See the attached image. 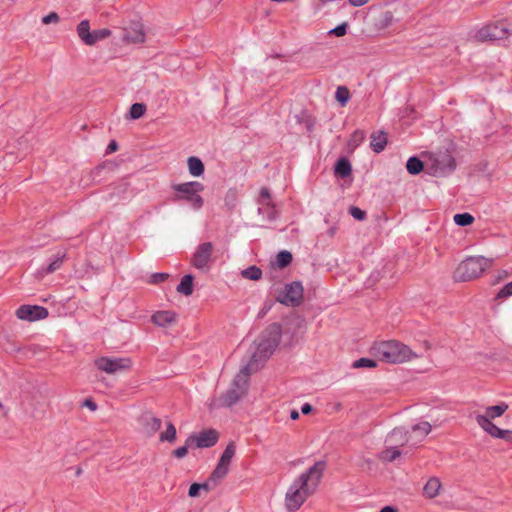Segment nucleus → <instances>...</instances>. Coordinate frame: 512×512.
<instances>
[{"instance_id": "50", "label": "nucleus", "mask_w": 512, "mask_h": 512, "mask_svg": "<svg viewBox=\"0 0 512 512\" xmlns=\"http://www.w3.org/2000/svg\"><path fill=\"white\" fill-rule=\"evenodd\" d=\"M215 486L214 481H211V477H209L206 482L200 484V490L210 491Z\"/></svg>"}, {"instance_id": "45", "label": "nucleus", "mask_w": 512, "mask_h": 512, "mask_svg": "<svg viewBox=\"0 0 512 512\" xmlns=\"http://www.w3.org/2000/svg\"><path fill=\"white\" fill-rule=\"evenodd\" d=\"M169 275L167 273H154L150 276L149 283L150 284H159L168 279Z\"/></svg>"}, {"instance_id": "13", "label": "nucleus", "mask_w": 512, "mask_h": 512, "mask_svg": "<svg viewBox=\"0 0 512 512\" xmlns=\"http://www.w3.org/2000/svg\"><path fill=\"white\" fill-rule=\"evenodd\" d=\"M146 34L140 21H132L123 27L122 40L126 43L141 44L145 41Z\"/></svg>"}, {"instance_id": "3", "label": "nucleus", "mask_w": 512, "mask_h": 512, "mask_svg": "<svg viewBox=\"0 0 512 512\" xmlns=\"http://www.w3.org/2000/svg\"><path fill=\"white\" fill-rule=\"evenodd\" d=\"M174 191L172 200L174 202H186L194 210H200L204 205V199L201 193L204 191V185L198 181H189L179 184H172Z\"/></svg>"}, {"instance_id": "37", "label": "nucleus", "mask_w": 512, "mask_h": 512, "mask_svg": "<svg viewBox=\"0 0 512 512\" xmlns=\"http://www.w3.org/2000/svg\"><path fill=\"white\" fill-rule=\"evenodd\" d=\"M242 276L250 280H259L262 277V271L257 266H250L242 271Z\"/></svg>"}, {"instance_id": "9", "label": "nucleus", "mask_w": 512, "mask_h": 512, "mask_svg": "<svg viewBox=\"0 0 512 512\" xmlns=\"http://www.w3.org/2000/svg\"><path fill=\"white\" fill-rule=\"evenodd\" d=\"M96 367L105 373L114 374L119 371L129 370L132 366L130 358L100 357L95 361Z\"/></svg>"}, {"instance_id": "10", "label": "nucleus", "mask_w": 512, "mask_h": 512, "mask_svg": "<svg viewBox=\"0 0 512 512\" xmlns=\"http://www.w3.org/2000/svg\"><path fill=\"white\" fill-rule=\"evenodd\" d=\"M258 213L263 215L269 221H274L278 218V211L272 199L271 193L268 188L262 187L258 198Z\"/></svg>"}, {"instance_id": "8", "label": "nucleus", "mask_w": 512, "mask_h": 512, "mask_svg": "<svg viewBox=\"0 0 512 512\" xmlns=\"http://www.w3.org/2000/svg\"><path fill=\"white\" fill-rule=\"evenodd\" d=\"M432 168L437 176H447L456 169V160L448 151H439L433 158Z\"/></svg>"}, {"instance_id": "23", "label": "nucleus", "mask_w": 512, "mask_h": 512, "mask_svg": "<svg viewBox=\"0 0 512 512\" xmlns=\"http://www.w3.org/2000/svg\"><path fill=\"white\" fill-rule=\"evenodd\" d=\"M188 171L191 176L199 177L204 173L205 167L202 160L196 156H191L187 160Z\"/></svg>"}, {"instance_id": "25", "label": "nucleus", "mask_w": 512, "mask_h": 512, "mask_svg": "<svg viewBox=\"0 0 512 512\" xmlns=\"http://www.w3.org/2000/svg\"><path fill=\"white\" fill-rule=\"evenodd\" d=\"M77 33L80 39L86 45H93L92 32H90V24L88 20H82L77 26Z\"/></svg>"}, {"instance_id": "54", "label": "nucleus", "mask_w": 512, "mask_h": 512, "mask_svg": "<svg viewBox=\"0 0 512 512\" xmlns=\"http://www.w3.org/2000/svg\"><path fill=\"white\" fill-rule=\"evenodd\" d=\"M117 148H118V145H117L116 141L113 140L108 144L107 150H108V152L111 153V152H115L117 150Z\"/></svg>"}, {"instance_id": "12", "label": "nucleus", "mask_w": 512, "mask_h": 512, "mask_svg": "<svg viewBox=\"0 0 512 512\" xmlns=\"http://www.w3.org/2000/svg\"><path fill=\"white\" fill-rule=\"evenodd\" d=\"M48 310L39 305H21L16 310V316L25 321L34 322L48 317Z\"/></svg>"}, {"instance_id": "29", "label": "nucleus", "mask_w": 512, "mask_h": 512, "mask_svg": "<svg viewBox=\"0 0 512 512\" xmlns=\"http://www.w3.org/2000/svg\"><path fill=\"white\" fill-rule=\"evenodd\" d=\"M177 437V431L173 423L167 422L165 431L161 432L159 435V440L161 442H175Z\"/></svg>"}, {"instance_id": "55", "label": "nucleus", "mask_w": 512, "mask_h": 512, "mask_svg": "<svg viewBox=\"0 0 512 512\" xmlns=\"http://www.w3.org/2000/svg\"><path fill=\"white\" fill-rule=\"evenodd\" d=\"M338 228L337 226H331L328 230H327V234L329 237H334L336 232H337Z\"/></svg>"}, {"instance_id": "19", "label": "nucleus", "mask_w": 512, "mask_h": 512, "mask_svg": "<svg viewBox=\"0 0 512 512\" xmlns=\"http://www.w3.org/2000/svg\"><path fill=\"white\" fill-rule=\"evenodd\" d=\"M250 376V364L244 366L240 372L235 376L232 387L242 392L243 394L246 391L248 380Z\"/></svg>"}, {"instance_id": "28", "label": "nucleus", "mask_w": 512, "mask_h": 512, "mask_svg": "<svg viewBox=\"0 0 512 512\" xmlns=\"http://www.w3.org/2000/svg\"><path fill=\"white\" fill-rule=\"evenodd\" d=\"M431 432V425L429 422H420L412 427V433L417 434L414 443L422 441Z\"/></svg>"}, {"instance_id": "43", "label": "nucleus", "mask_w": 512, "mask_h": 512, "mask_svg": "<svg viewBox=\"0 0 512 512\" xmlns=\"http://www.w3.org/2000/svg\"><path fill=\"white\" fill-rule=\"evenodd\" d=\"M512 296V281L507 283L496 295L495 299H506Z\"/></svg>"}, {"instance_id": "58", "label": "nucleus", "mask_w": 512, "mask_h": 512, "mask_svg": "<svg viewBox=\"0 0 512 512\" xmlns=\"http://www.w3.org/2000/svg\"><path fill=\"white\" fill-rule=\"evenodd\" d=\"M7 415V410L6 408L4 407V405L2 404V402H0V416H6Z\"/></svg>"}, {"instance_id": "51", "label": "nucleus", "mask_w": 512, "mask_h": 512, "mask_svg": "<svg viewBox=\"0 0 512 512\" xmlns=\"http://www.w3.org/2000/svg\"><path fill=\"white\" fill-rule=\"evenodd\" d=\"M349 3L354 7H361L367 4L370 0H348Z\"/></svg>"}, {"instance_id": "7", "label": "nucleus", "mask_w": 512, "mask_h": 512, "mask_svg": "<svg viewBox=\"0 0 512 512\" xmlns=\"http://www.w3.org/2000/svg\"><path fill=\"white\" fill-rule=\"evenodd\" d=\"M304 288L301 282L294 281L284 285L276 300L286 306L297 307L303 301Z\"/></svg>"}, {"instance_id": "46", "label": "nucleus", "mask_w": 512, "mask_h": 512, "mask_svg": "<svg viewBox=\"0 0 512 512\" xmlns=\"http://www.w3.org/2000/svg\"><path fill=\"white\" fill-rule=\"evenodd\" d=\"M348 25L347 23H342L338 26H336L334 29L329 31V34H333L337 37H342L347 33Z\"/></svg>"}, {"instance_id": "20", "label": "nucleus", "mask_w": 512, "mask_h": 512, "mask_svg": "<svg viewBox=\"0 0 512 512\" xmlns=\"http://www.w3.org/2000/svg\"><path fill=\"white\" fill-rule=\"evenodd\" d=\"M387 142V134L384 131L374 132L371 135L370 147L375 153H380L385 149Z\"/></svg>"}, {"instance_id": "32", "label": "nucleus", "mask_w": 512, "mask_h": 512, "mask_svg": "<svg viewBox=\"0 0 512 512\" xmlns=\"http://www.w3.org/2000/svg\"><path fill=\"white\" fill-rule=\"evenodd\" d=\"M401 455V451L399 450L398 446L390 444L389 447H387L382 452V459L388 462L394 461L396 458H398Z\"/></svg>"}, {"instance_id": "41", "label": "nucleus", "mask_w": 512, "mask_h": 512, "mask_svg": "<svg viewBox=\"0 0 512 512\" xmlns=\"http://www.w3.org/2000/svg\"><path fill=\"white\" fill-rule=\"evenodd\" d=\"M365 139V133L362 130H356L351 135V138L349 140V146L355 148L359 146L363 140Z\"/></svg>"}, {"instance_id": "16", "label": "nucleus", "mask_w": 512, "mask_h": 512, "mask_svg": "<svg viewBox=\"0 0 512 512\" xmlns=\"http://www.w3.org/2000/svg\"><path fill=\"white\" fill-rule=\"evenodd\" d=\"M412 441V435L403 427L394 428L387 437L389 444L402 447Z\"/></svg>"}, {"instance_id": "49", "label": "nucleus", "mask_w": 512, "mask_h": 512, "mask_svg": "<svg viewBox=\"0 0 512 512\" xmlns=\"http://www.w3.org/2000/svg\"><path fill=\"white\" fill-rule=\"evenodd\" d=\"M200 483H193L188 491V495L192 498L199 496Z\"/></svg>"}, {"instance_id": "31", "label": "nucleus", "mask_w": 512, "mask_h": 512, "mask_svg": "<svg viewBox=\"0 0 512 512\" xmlns=\"http://www.w3.org/2000/svg\"><path fill=\"white\" fill-rule=\"evenodd\" d=\"M406 168L410 174L417 175L423 170V162L415 156L410 157L406 163Z\"/></svg>"}, {"instance_id": "40", "label": "nucleus", "mask_w": 512, "mask_h": 512, "mask_svg": "<svg viewBox=\"0 0 512 512\" xmlns=\"http://www.w3.org/2000/svg\"><path fill=\"white\" fill-rule=\"evenodd\" d=\"M376 366L377 362L369 358H360L352 364L353 368H375Z\"/></svg>"}, {"instance_id": "34", "label": "nucleus", "mask_w": 512, "mask_h": 512, "mask_svg": "<svg viewBox=\"0 0 512 512\" xmlns=\"http://www.w3.org/2000/svg\"><path fill=\"white\" fill-rule=\"evenodd\" d=\"M228 471V467L217 464V466L210 475L211 481H214V485H217L218 481L223 479L228 474Z\"/></svg>"}, {"instance_id": "5", "label": "nucleus", "mask_w": 512, "mask_h": 512, "mask_svg": "<svg viewBox=\"0 0 512 512\" xmlns=\"http://www.w3.org/2000/svg\"><path fill=\"white\" fill-rule=\"evenodd\" d=\"M512 35V23L495 21L478 29L473 38L479 42L505 40Z\"/></svg>"}, {"instance_id": "21", "label": "nucleus", "mask_w": 512, "mask_h": 512, "mask_svg": "<svg viewBox=\"0 0 512 512\" xmlns=\"http://www.w3.org/2000/svg\"><path fill=\"white\" fill-rule=\"evenodd\" d=\"M442 488L441 481L438 477H431L423 488V494L425 497L429 499H433L439 495V492Z\"/></svg>"}, {"instance_id": "22", "label": "nucleus", "mask_w": 512, "mask_h": 512, "mask_svg": "<svg viewBox=\"0 0 512 512\" xmlns=\"http://www.w3.org/2000/svg\"><path fill=\"white\" fill-rule=\"evenodd\" d=\"M143 421V428L145 432L149 435H153L161 428V419L151 416V415H145L142 418Z\"/></svg>"}, {"instance_id": "24", "label": "nucleus", "mask_w": 512, "mask_h": 512, "mask_svg": "<svg viewBox=\"0 0 512 512\" xmlns=\"http://www.w3.org/2000/svg\"><path fill=\"white\" fill-rule=\"evenodd\" d=\"M483 423L489 428L488 432L486 433L489 434L491 437L512 442L511 430H503L497 427L495 424H488L485 423L484 421Z\"/></svg>"}, {"instance_id": "6", "label": "nucleus", "mask_w": 512, "mask_h": 512, "mask_svg": "<svg viewBox=\"0 0 512 512\" xmlns=\"http://www.w3.org/2000/svg\"><path fill=\"white\" fill-rule=\"evenodd\" d=\"M282 335L281 325L278 323H273L268 326L265 330L263 338L257 345V349L253 354V360H257V358H268L275 348L279 345Z\"/></svg>"}, {"instance_id": "53", "label": "nucleus", "mask_w": 512, "mask_h": 512, "mask_svg": "<svg viewBox=\"0 0 512 512\" xmlns=\"http://www.w3.org/2000/svg\"><path fill=\"white\" fill-rule=\"evenodd\" d=\"M312 410H313V407L309 403H305L301 407V412L305 415L309 414Z\"/></svg>"}, {"instance_id": "42", "label": "nucleus", "mask_w": 512, "mask_h": 512, "mask_svg": "<svg viewBox=\"0 0 512 512\" xmlns=\"http://www.w3.org/2000/svg\"><path fill=\"white\" fill-rule=\"evenodd\" d=\"M111 35V31L109 29H98V30H94L92 32V40H93V45L99 41V40H103L107 37H109Z\"/></svg>"}, {"instance_id": "56", "label": "nucleus", "mask_w": 512, "mask_h": 512, "mask_svg": "<svg viewBox=\"0 0 512 512\" xmlns=\"http://www.w3.org/2000/svg\"><path fill=\"white\" fill-rule=\"evenodd\" d=\"M380 512H397V510L392 506H385L380 510Z\"/></svg>"}, {"instance_id": "38", "label": "nucleus", "mask_w": 512, "mask_h": 512, "mask_svg": "<svg viewBox=\"0 0 512 512\" xmlns=\"http://www.w3.org/2000/svg\"><path fill=\"white\" fill-rule=\"evenodd\" d=\"M146 112V105L143 103H134L130 108V117L132 119H139Z\"/></svg>"}, {"instance_id": "4", "label": "nucleus", "mask_w": 512, "mask_h": 512, "mask_svg": "<svg viewBox=\"0 0 512 512\" xmlns=\"http://www.w3.org/2000/svg\"><path fill=\"white\" fill-rule=\"evenodd\" d=\"M491 264L492 260L483 256L468 257L457 266L454 279L466 282L478 278Z\"/></svg>"}, {"instance_id": "35", "label": "nucleus", "mask_w": 512, "mask_h": 512, "mask_svg": "<svg viewBox=\"0 0 512 512\" xmlns=\"http://www.w3.org/2000/svg\"><path fill=\"white\" fill-rule=\"evenodd\" d=\"M292 262V254L289 251H281L276 256V265L279 268H285Z\"/></svg>"}, {"instance_id": "33", "label": "nucleus", "mask_w": 512, "mask_h": 512, "mask_svg": "<svg viewBox=\"0 0 512 512\" xmlns=\"http://www.w3.org/2000/svg\"><path fill=\"white\" fill-rule=\"evenodd\" d=\"M335 98L341 106L344 107L350 99V92L348 88L345 86H339L335 92Z\"/></svg>"}, {"instance_id": "52", "label": "nucleus", "mask_w": 512, "mask_h": 512, "mask_svg": "<svg viewBox=\"0 0 512 512\" xmlns=\"http://www.w3.org/2000/svg\"><path fill=\"white\" fill-rule=\"evenodd\" d=\"M84 406L88 407L91 411H95L97 409V404L91 399H86L84 401Z\"/></svg>"}, {"instance_id": "30", "label": "nucleus", "mask_w": 512, "mask_h": 512, "mask_svg": "<svg viewBox=\"0 0 512 512\" xmlns=\"http://www.w3.org/2000/svg\"><path fill=\"white\" fill-rule=\"evenodd\" d=\"M236 452V447L234 443H229L225 450L223 451L218 464L226 466L229 468L232 458L234 457Z\"/></svg>"}, {"instance_id": "15", "label": "nucleus", "mask_w": 512, "mask_h": 512, "mask_svg": "<svg viewBox=\"0 0 512 512\" xmlns=\"http://www.w3.org/2000/svg\"><path fill=\"white\" fill-rule=\"evenodd\" d=\"M213 251V245L211 242H204L201 243L193 257H192V264L197 269H205L209 267V263L211 261V255Z\"/></svg>"}, {"instance_id": "1", "label": "nucleus", "mask_w": 512, "mask_h": 512, "mask_svg": "<svg viewBox=\"0 0 512 512\" xmlns=\"http://www.w3.org/2000/svg\"><path fill=\"white\" fill-rule=\"evenodd\" d=\"M325 468V461H317L292 482L285 495V506L289 512L300 509L305 501L316 492Z\"/></svg>"}, {"instance_id": "17", "label": "nucleus", "mask_w": 512, "mask_h": 512, "mask_svg": "<svg viewBox=\"0 0 512 512\" xmlns=\"http://www.w3.org/2000/svg\"><path fill=\"white\" fill-rule=\"evenodd\" d=\"M151 321L158 327H169L177 321V313L170 310H161L151 316Z\"/></svg>"}, {"instance_id": "27", "label": "nucleus", "mask_w": 512, "mask_h": 512, "mask_svg": "<svg viewBox=\"0 0 512 512\" xmlns=\"http://www.w3.org/2000/svg\"><path fill=\"white\" fill-rule=\"evenodd\" d=\"M351 164L348 159L340 158L335 165V174L341 178L348 177L351 174Z\"/></svg>"}, {"instance_id": "11", "label": "nucleus", "mask_w": 512, "mask_h": 512, "mask_svg": "<svg viewBox=\"0 0 512 512\" xmlns=\"http://www.w3.org/2000/svg\"><path fill=\"white\" fill-rule=\"evenodd\" d=\"M508 408L509 406L505 402H501L494 406H488L485 408L484 414H475V421L483 431L488 432L489 428L483 423V421L488 424H494L492 420L501 417Z\"/></svg>"}, {"instance_id": "47", "label": "nucleus", "mask_w": 512, "mask_h": 512, "mask_svg": "<svg viewBox=\"0 0 512 512\" xmlns=\"http://www.w3.org/2000/svg\"><path fill=\"white\" fill-rule=\"evenodd\" d=\"M59 21V15L56 12H51L42 18V23L47 25L51 23H57Z\"/></svg>"}, {"instance_id": "57", "label": "nucleus", "mask_w": 512, "mask_h": 512, "mask_svg": "<svg viewBox=\"0 0 512 512\" xmlns=\"http://www.w3.org/2000/svg\"><path fill=\"white\" fill-rule=\"evenodd\" d=\"M290 418L292 420H297L299 418V412L297 410H292L290 412Z\"/></svg>"}, {"instance_id": "39", "label": "nucleus", "mask_w": 512, "mask_h": 512, "mask_svg": "<svg viewBox=\"0 0 512 512\" xmlns=\"http://www.w3.org/2000/svg\"><path fill=\"white\" fill-rule=\"evenodd\" d=\"M64 257H65V254L58 255L53 261L50 262V264L45 269H43V273L50 274V273H53L54 271L60 269V267L63 264Z\"/></svg>"}, {"instance_id": "14", "label": "nucleus", "mask_w": 512, "mask_h": 512, "mask_svg": "<svg viewBox=\"0 0 512 512\" xmlns=\"http://www.w3.org/2000/svg\"><path fill=\"white\" fill-rule=\"evenodd\" d=\"M218 441V433L215 430H204L198 434L190 435L187 438V446L197 448H208L214 446Z\"/></svg>"}, {"instance_id": "44", "label": "nucleus", "mask_w": 512, "mask_h": 512, "mask_svg": "<svg viewBox=\"0 0 512 512\" xmlns=\"http://www.w3.org/2000/svg\"><path fill=\"white\" fill-rule=\"evenodd\" d=\"M350 215L357 220H364L366 218V212L359 207L352 206L349 209Z\"/></svg>"}, {"instance_id": "18", "label": "nucleus", "mask_w": 512, "mask_h": 512, "mask_svg": "<svg viewBox=\"0 0 512 512\" xmlns=\"http://www.w3.org/2000/svg\"><path fill=\"white\" fill-rule=\"evenodd\" d=\"M242 395V392L231 387L218 398L216 405L219 407H230L234 405Z\"/></svg>"}, {"instance_id": "26", "label": "nucleus", "mask_w": 512, "mask_h": 512, "mask_svg": "<svg viewBox=\"0 0 512 512\" xmlns=\"http://www.w3.org/2000/svg\"><path fill=\"white\" fill-rule=\"evenodd\" d=\"M176 290L180 294L190 296L193 293V276L190 274L184 275Z\"/></svg>"}, {"instance_id": "2", "label": "nucleus", "mask_w": 512, "mask_h": 512, "mask_svg": "<svg viewBox=\"0 0 512 512\" xmlns=\"http://www.w3.org/2000/svg\"><path fill=\"white\" fill-rule=\"evenodd\" d=\"M371 353L380 361L401 364L420 356L409 346L397 340L380 341L373 344Z\"/></svg>"}, {"instance_id": "36", "label": "nucleus", "mask_w": 512, "mask_h": 512, "mask_svg": "<svg viewBox=\"0 0 512 512\" xmlns=\"http://www.w3.org/2000/svg\"><path fill=\"white\" fill-rule=\"evenodd\" d=\"M454 222L458 226H468L474 222V217L470 213H459L454 215Z\"/></svg>"}, {"instance_id": "48", "label": "nucleus", "mask_w": 512, "mask_h": 512, "mask_svg": "<svg viewBox=\"0 0 512 512\" xmlns=\"http://www.w3.org/2000/svg\"><path fill=\"white\" fill-rule=\"evenodd\" d=\"M190 446H187V442L185 443L184 446H181V447H178L176 448L174 451H173V455L178 458V459H181L183 457H185L188 453V448Z\"/></svg>"}]
</instances>
